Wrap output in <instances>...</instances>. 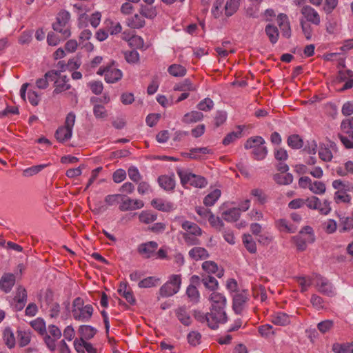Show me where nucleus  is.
I'll list each match as a JSON object with an SVG mask.
<instances>
[{
	"label": "nucleus",
	"mask_w": 353,
	"mask_h": 353,
	"mask_svg": "<svg viewBox=\"0 0 353 353\" xmlns=\"http://www.w3.org/2000/svg\"><path fill=\"white\" fill-rule=\"evenodd\" d=\"M211 302L210 312L206 314L201 311H194V316L200 323H206L209 327L215 330L219 325L225 323L228 317L225 311L226 298L222 294L212 292L210 296Z\"/></svg>",
	"instance_id": "obj_1"
},
{
	"label": "nucleus",
	"mask_w": 353,
	"mask_h": 353,
	"mask_svg": "<svg viewBox=\"0 0 353 353\" xmlns=\"http://www.w3.org/2000/svg\"><path fill=\"white\" fill-rule=\"evenodd\" d=\"M70 19V14L69 12L61 10L57 16L56 22L52 24L54 31L60 33L63 39H68L71 34L69 25Z\"/></svg>",
	"instance_id": "obj_2"
},
{
	"label": "nucleus",
	"mask_w": 353,
	"mask_h": 353,
	"mask_svg": "<svg viewBox=\"0 0 353 353\" xmlns=\"http://www.w3.org/2000/svg\"><path fill=\"white\" fill-rule=\"evenodd\" d=\"M314 239L313 230L310 226H305L297 235L292 238L299 251H304L307 248V244L313 243Z\"/></svg>",
	"instance_id": "obj_3"
},
{
	"label": "nucleus",
	"mask_w": 353,
	"mask_h": 353,
	"mask_svg": "<svg viewBox=\"0 0 353 353\" xmlns=\"http://www.w3.org/2000/svg\"><path fill=\"white\" fill-rule=\"evenodd\" d=\"M181 285V276L179 274H172L169 280L159 289V294L163 297H169L176 294Z\"/></svg>",
	"instance_id": "obj_4"
},
{
	"label": "nucleus",
	"mask_w": 353,
	"mask_h": 353,
	"mask_svg": "<svg viewBox=\"0 0 353 353\" xmlns=\"http://www.w3.org/2000/svg\"><path fill=\"white\" fill-rule=\"evenodd\" d=\"M177 174L181 179V182L183 185L189 184L195 188H202L207 185L206 179L201 176L183 170H178Z\"/></svg>",
	"instance_id": "obj_5"
},
{
	"label": "nucleus",
	"mask_w": 353,
	"mask_h": 353,
	"mask_svg": "<svg viewBox=\"0 0 353 353\" xmlns=\"http://www.w3.org/2000/svg\"><path fill=\"white\" fill-rule=\"evenodd\" d=\"M304 201H305V205L309 209L316 210L322 215H327L331 212L330 202L327 199H325L322 203L318 197L312 196L304 199Z\"/></svg>",
	"instance_id": "obj_6"
},
{
	"label": "nucleus",
	"mask_w": 353,
	"mask_h": 353,
	"mask_svg": "<svg viewBox=\"0 0 353 353\" xmlns=\"http://www.w3.org/2000/svg\"><path fill=\"white\" fill-rule=\"evenodd\" d=\"M144 203L140 199H132L129 196L122 194L119 205V210L122 212L132 211L142 208Z\"/></svg>",
	"instance_id": "obj_7"
},
{
	"label": "nucleus",
	"mask_w": 353,
	"mask_h": 353,
	"mask_svg": "<svg viewBox=\"0 0 353 353\" xmlns=\"http://www.w3.org/2000/svg\"><path fill=\"white\" fill-rule=\"evenodd\" d=\"M93 307L90 305H85L81 307L73 308L72 310V316L77 321L87 322L92 316Z\"/></svg>",
	"instance_id": "obj_8"
},
{
	"label": "nucleus",
	"mask_w": 353,
	"mask_h": 353,
	"mask_svg": "<svg viewBox=\"0 0 353 353\" xmlns=\"http://www.w3.org/2000/svg\"><path fill=\"white\" fill-rule=\"evenodd\" d=\"M301 13L303 15L307 22L312 23L314 25L319 26L321 23V17L319 12L312 6L305 5L301 10Z\"/></svg>",
	"instance_id": "obj_9"
},
{
	"label": "nucleus",
	"mask_w": 353,
	"mask_h": 353,
	"mask_svg": "<svg viewBox=\"0 0 353 353\" xmlns=\"http://www.w3.org/2000/svg\"><path fill=\"white\" fill-rule=\"evenodd\" d=\"M54 90H53V94H58L63 92H65L70 89V84L68 83L69 79L66 75H61L59 71V74L54 80Z\"/></svg>",
	"instance_id": "obj_10"
},
{
	"label": "nucleus",
	"mask_w": 353,
	"mask_h": 353,
	"mask_svg": "<svg viewBox=\"0 0 353 353\" xmlns=\"http://www.w3.org/2000/svg\"><path fill=\"white\" fill-rule=\"evenodd\" d=\"M158 248V243L155 241H148L140 244L137 251L145 259L150 258Z\"/></svg>",
	"instance_id": "obj_11"
},
{
	"label": "nucleus",
	"mask_w": 353,
	"mask_h": 353,
	"mask_svg": "<svg viewBox=\"0 0 353 353\" xmlns=\"http://www.w3.org/2000/svg\"><path fill=\"white\" fill-rule=\"evenodd\" d=\"M316 285L319 292L328 296H332L334 294V291L332 284L329 283L326 279L319 275H316Z\"/></svg>",
	"instance_id": "obj_12"
},
{
	"label": "nucleus",
	"mask_w": 353,
	"mask_h": 353,
	"mask_svg": "<svg viewBox=\"0 0 353 353\" xmlns=\"http://www.w3.org/2000/svg\"><path fill=\"white\" fill-rule=\"evenodd\" d=\"M278 25L281 29L282 36L289 39L291 37L290 23L287 14L281 13L277 17Z\"/></svg>",
	"instance_id": "obj_13"
},
{
	"label": "nucleus",
	"mask_w": 353,
	"mask_h": 353,
	"mask_svg": "<svg viewBox=\"0 0 353 353\" xmlns=\"http://www.w3.org/2000/svg\"><path fill=\"white\" fill-rule=\"evenodd\" d=\"M248 300V297L245 292L237 293L234 296L232 307L235 313L240 314L242 312Z\"/></svg>",
	"instance_id": "obj_14"
},
{
	"label": "nucleus",
	"mask_w": 353,
	"mask_h": 353,
	"mask_svg": "<svg viewBox=\"0 0 353 353\" xmlns=\"http://www.w3.org/2000/svg\"><path fill=\"white\" fill-rule=\"evenodd\" d=\"M59 74V71L52 70L47 72L42 78L36 81V85L39 89H46L48 87V80L54 81Z\"/></svg>",
	"instance_id": "obj_15"
},
{
	"label": "nucleus",
	"mask_w": 353,
	"mask_h": 353,
	"mask_svg": "<svg viewBox=\"0 0 353 353\" xmlns=\"http://www.w3.org/2000/svg\"><path fill=\"white\" fill-rule=\"evenodd\" d=\"M15 283V276L8 273L2 276L0 279V288L6 293L10 292Z\"/></svg>",
	"instance_id": "obj_16"
},
{
	"label": "nucleus",
	"mask_w": 353,
	"mask_h": 353,
	"mask_svg": "<svg viewBox=\"0 0 353 353\" xmlns=\"http://www.w3.org/2000/svg\"><path fill=\"white\" fill-rule=\"evenodd\" d=\"M189 256L194 260H205L209 257V253L204 248L194 247L188 252Z\"/></svg>",
	"instance_id": "obj_17"
},
{
	"label": "nucleus",
	"mask_w": 353,
	"mask_h": 353,
	"mask_svg": "<svg viewBox=\"0 0 353 353\" xmlns=\"http://www.w3.org/2000/svg\"><path fill=\"white\" fill-rule=\"evenodd\" d=\"M158 183L162 188L167 191L172 190L175 187V181L174 176H160L158 178Z\"/></svg>",
	"instance_id": "obj_18"
},
{
	"label": "nucleus",
	"mask_w": 353,
	"mask_h": 353,
	"mask_svg": "<svg viewBox=\"0 0 353 353\" xmlns=\"http://www.w3.org/2000/svg\"><path fill=\"white\" fill-rule=\"evenodd\" d=\"M265 32L272 44L277 43L279 38V31L276 26L269 23L265 28Z\"/></svg>",
	"instance_id": "obj_19"
},
{
	"label": "nucleus",
	"mask_w": 353,
	"mask_h": 353,
	"mask_svg": "<svg viewBox=\"0 0 353 353\" xmlns=\"http://www.w3.org/2000/svg\"><path fill=\"white\" fill-rule=\"evenodd\" d=\"M291 316L284 312H276L272 316V322L274 325L285 326L290 323Z\"/></svg>",
	"instance_id": "obj_20"
},
{
	"label": "nucleus",
	"mask_w": 353,
	"mask_h": 353,
	"mask_svg": "<svg viewBox=\"0 0 353 353\" xmlns=\"http://www.w3.org/2000/svg\"><path fill=\"white\" fill-rule=\"evenodd\" d=\"M118 293L124 297L131 305L134 304L135 299L131 290L128 289V285L125 283H121L117 290Z\"/></svg>",
	"instance_id": "obj_21"
},
{
	"label": "nucleus",
	"mask_w": 353,
	"mask_h": 353,
	"mask_svg": "<svg viewBox=\"0 0 353 353\" xmlns=\"http://www.w3.org/2000/svg\"><path fill=\"white\" fill-rule=\"evenodd\" d=\"M127 26L131 28L139 29L145 26V19L141 14H135L127 19Z\"/></svg>",
	"instance_id": "obj_22"
},
{
	"label": "nucleus",
	"mask_w": 353,
	"mask_h": 353,
	"mask_svg": "<svg viewBox=\"0 0 353 353\" xmlns=\"http://www.w3.org/2000/svg\"><path fill=\"white\" fill-rule=\"evenodd\" d=\"M78 331L81 336L80 338L84 341L91 339L97 333V330L94 327L87 325H81Z\"/></svg>",
	"instance_id": "obj_23"
},
{
	"label": "nucleus",
	"mask_w": 353,
	"mask_h": 353,
	"mask_svg": "<svg viewBox=\"0 0 353 353\" xmlns=\"http://www.w3.org/2000/svg\"><path fill=\"white\" fill-rule=\"evenodd\" d=\"M122 77V72L120 70L113 68L111 65L109 70L107 71L105 81L108 83H114Z\"/></svg>",
	"instance_id": "obj_24"
},
{
	"label": "nucleus",
	"mask_w": 353,
	"mask_h": 353,
	"mask_svg": "<svg viewBox=\"0 0 353 353\" xmlns=\"http://www.w3.org/2000/svg\"><path fill=\"white\" fill-rule=\"evenodd\" d=\"M203 114L201 112L199 111H191L190 112L186 113L182 121L184 123L190 124L192 123H196L200 121L203 119Z\"/></svg>",
	"instance_id": "obj_25"
},
{
	"label": "nucleus",
	"mask_w": 353,
	"mask_h": 353,
	"mask_svg": "<svg viewBox=\"0 0 353 353\" xmlns=\"http://www.w3.org/2000/svg\"><path fill=\"white\" fill-rule=\"evenodd\" d=\"M152 205L163 212H170L173 209V204L170 202H165L161 199H154L151 201Z\"/></svg>",
	"instance_id": "obj_26"
},
{
	"label": "nucleus",
	"mask_w": 353,
	"mask_h": 353,
	"mask_svg": "<svg viewBox=\"0 0 353 353\" xmlns=\"http://www.w3.org/2000/svg\"><path fill=\"white\" fill-rule=\"evenodd\" d=\"M72 131L65 126L59 127L56 132L55 137L59 142H64L70 139L72 137Z\"/></svg>",
	"instance_id": "obj_27"
},
{
	"label": "nucleus",
	"mask_w": 353,
	"mask_h": 353,
	"mask_svg": "<svg viewBox=\"0 0 353 353\" xmlns=\"http://www.w3.org/2000/svg\"><path fill=\"white\" fill-rule=\"evenodd\" d=\"M332 350L335 353H353V342L334 343L332 345Z\"/></svg>",
	"instance_id": "obj_28"
},
{
	"label": "nucleus",
	"mask_w": 353,
	"mask_h": 353,
	"mask_svg": "<svg viewBox=\"0 0 353 353\" xmlns=\"http://www.w3.org/2000/svg\"><path fill=\"white\" fill-rule=\"evenodd\" d=\"M240 4V0H228L224 3L225 14L227 17L233 15L238 10Z\"/></svg>",
	"instance_id": "obj_29"
},
{
	"label": "nucleus",
	"mask_w": 353,
	"mask_h": 353,
	"mask_svg": "<svg viewBox=\"0 0 353 353\" xmlns=\"http://www.w3.org/2000/svg\"><path fill=\"white\" fill-rule=\"evenodd\" d=\"M182 228L186 231L185 234L201 235V229L194 223L186 221L182 223Z\"/></svg>",
	"instance_id": "obj_30"
},
{
	"label": "nucleus",
	"mask_w": 353,
	"mask_h": 353,
	"mask_svg": "<svg viewBox=\"0 0 353 353\" xmlns=\"http://www.w3.org/2000/svg\"><path fill=\"white\" fill-rule=\"evenodd\" d=\"M3 338L5 344L9 349H12L15 346L16 340L13 332L10 327H6L3 330Z\"/></svg>",
	"instance_id": "obj_31"
},
{
	"label": "nucleus",
	"mask_w": 353,
	"mask_h": 353,
	"mask_svg": "<svg viewBox=\"0 0 353 353\" xmlns=\"http://www.w3.org/2000/svg\"><path fill=\"white\" fill-rule=\"evenodd\" d=\"M274 180L279 185H289L293 181V176L290 173H277L274 175Z\"/></svg>",
	"instance_id": "obj_32"
},
{
	"label": "nucleus",
	"mask_w": 353,
	"mask_h": 353,
	"mask_svg": "<svg viewBox=\"0 0 353 353\" xmlns=\"http://www.w3.org/2000/svg\"><path fill=\"white\" fill-rule=\"evenodd\" d=\"M169 74L173 77H182L186 74V68L180 64H172L168 68Z\"/></svg>",
	"instance_id": "obj_33"
},
{
	"label": "nucleus",
	"mask_w": 353,
	"mask_h": 353,
	"mask_svg": "<svg viewBox=\"0 0 353 353\" xmlns=\"http://www.w3.org/2000/svg\"><path fill=\"white\" fill-rule=\"evenodd\" d=\"M202 268L208 273H216L218 272L216 274L218 277H221L223 275V270H221L219 271L217 264L212 261H206L203 262L202 264Z\"/></svg>",
	"instance_id": "obj_34"
},
{
	"label": "nucleus",
	"mask_w": 353,
	"mask_h": 353,
	"mask_svg": "<svg viewBox=\"0 0 353 353\" xmlns=\"http://www.w3.org/2000/svg\"><path fill=\"white\" fill-rule=\"evenodd\" d=\"M221 194V192L220 190H214L205 196L203 199V203L206 206L213 205L216 203V201L219 199Z\"/></svg>",
	"instance_id": "obj_35"
},
{
	"label": "nucleus",
	"mask_w": 353,
	"mask_h": 353,
	"mask_svg": "<svg viewBox=\"0 0 353 353\" xmlns=\"http://www.w3.org/2000/svg\"><path fill=\"white\" fill-rule=\"evenodd\" d=\"M139 14H141L143 18L153 19L157 16V10L153 6L141 4L139 8Z\"/></svg>",
	"instance_id": "obj_36"
},
{
	"label": "nucleus",
	"mask_w": 353,
	"mask_h": 353,
	"mask_svg": "<svg viewBox=\"0 0 353 353\" xmlns=\"http://www.w3.org/2000/svg\"><path fill=\"white\" fill-rule=\"evenodd\" d=\"M174 90L177 91H194L196 88L189 79H185L182 82L176 84Z\"/></svg>",
	"instance_id": "obj_37"
},
{
	"label": "nucleus",
	"mask_w": 353,
	"mask_h": 353,
	"mask_svg": "<svg viewBox=\"0 0 353 353\" xmlns=\"http://www.w3.org/2000/svg\"><path fill=\"white\" fill-rule=\"evenodd\" d=\"M287 143L292 149H300L303 146V141L298 134H292L289 136Z\"/></svg>",
	"instance_id": "obj_38"
},
{
	"label": "nucleus",
	"mask_w": 353,
	"mask_h": 353,
	"mask_svg": "<svg viewBox=\"0 0 353 353\" xmlns=\"http://www.w3.org/2000/svg\"><path fill=\"white\" fill-rule=\"evenodd\" d=\"M240 217V212L237 208H232L223 213V219L228 222L236 221Z\"/></svg>",
	"instance_id": "obj_39"
},
{
	"label": "nucleus",
	"mask_w": 353,
	"mask_h": 353,
	"mask_svg": "<svg viewBox=\"0 0 353 353\" xmlns=\"http://www.w3.org/2000/svg\"><path fill=\"white\" fill-rule=\"evenodd\" d=\"M176 316L181 323L185 326L191 324V319L190 315L184 307H179L176 312Z\"/></svg>",
	"instance_id": "obj_40"
},
{
	"label": "nucleus",
	"mask_w": 353,
	"mask_h": 353,
	"mask_svg": "<svg viewBox=\"0 0 353 353\" xmlns=\"http://www.w3.org/2000/svg\"><path fill=\"white\" fill-rule=\"evenodd\" d=\"M201 281L204 286L210 290H214L218 288V281L212 276L203 275Z\"/></svg>",
	"instance_id": "obj_41"
},
{
	"label": "nucleus",
	"mask_w": 353,
	"mask_h": 353,
	"mask_svg": "<svg viewBox=\"0 0 353 353\" xmlns=\"http://www.w3.org/2000/svg\"><path fill=\"white\" fill-rule=\"evenodd\" d=\"M264 143L265 140L263 138L260 136H256L249 138L246 141L244 146L245 149H254V148L263 145Z\"/></svg>",
	"instance_id": "obj_42"
},
{
	"label": "nucleus",
	"mask_w": 353,
	"mask_h": 353,
	"mask_svg": "<svg viewBox=\"0 0 353 353\" xmlns=\"http://www.w3.org/2000/svg\"><path fill=\"white\" fill-rule=\"evenodd\" d=\"M238 129L239 130L237 132H232L226 135V137L223 140V145H228L241 137L243 127L239 125Z\"/></svg>",
	"instance_id": "obj_43"
},
{
	"label": "nucleus",
	"mask_w": 353,
	"mask_h": 353,
	"mask_svg": "<svg viewBox=\"0 0 353 353\" xmlns=\"http://www.w3.org/2000/svg\"><path fill=\"white\" fill-rule=\"evenodd\" d=\"M243 242L249 252L253 254L256 252V243L250 234H244L243 236Z\"/></svg>",
	"instance_id": "obj_44"
},
{
	"label": "nucleus",
	"mask_w": 353,
	"mask_h": 353,
	"mask_svg": "<svg viewBox=\"0 0 353 353\" xmlns=\"http://www.w3.org/2000/svg\"><path fill=\"white\" fill-rule=\"evenodd\" d=\"M18 343L20 347H25L28 345L31 341V335L30 332L18 330Z\"/></svg>",
	"instance_id": "obj_45"
},
{
	"label": "nucleus",
	"mask_w": 353,
	"mask_h": 353,
	"mask_svg": "<svg viewBox=\"0 0 353 353\" xmlns=\"http://www.w3.org/2000/svg\"><path fill=\"white\" fill-rule=\"evenodd\" d=\"M350 190H341L340 191H336L334 194V201L336 203H348L351 201L350 195L347 194V191H350Z\"/></svg>",
	"instance_id": "obj_46"
},
{
	"label": "nucleus",
	"mask_w": 353,
	"mask_h": 353,
	"mask_svg": "<svg viewBox=\"0 0 353 353\" xmlns=\"http://www.w3.org/2000/svg\"><path fill=\"white\" fill-rule=\"evenodd\" d=\"M319 158L325 162H330L333 158L332 151L330 148L325 145H321L319 150Z\"/></svg>",
	"instance_id": "obj_47"
},
{
	"label": "nucleus",
	"mask_w": 353,
	"mask_h": 353,
	"mask_svg": "<svg viewBox=\"0 0 353 353\" xmlns=\"http://www.w3.org/2000/svg\"><path fill=\"white\" fill-rule=\"evenodd\" d=\"M186 294L190 299V301L193 303H198L199 301V292L196 287L194 285H190L186 290Z\"/></svg>",
	"instance_id": "obj_48"
},
{
	"label": "nucleus",
	"mask_w": 353,
	"mask_h": 353,
	"mask_svg": "<svg viewBox=\"0 0 353 353\" xmlns=\"http://www.w3.org/2000/svg\"><path fill=\"white\" fill-rule=\"evenodd\" d=\"M250 194L255 197L260 204L263 205L267 202L268 196L262 189H252L250 192Z\"/></svg>",
	"instance_id": "obj_49"
},
{
	"label": "nucleus",
	"mask_w": 353,
	"mask_h": 353,
	"mask_svg": "<svg viewBox=\"0 0 353 353\" xmlns=\"http://www.w3.org/2000/svg\"><path fill=\"white\" fill-rule=\"evenodd\" d=\"M30 324L32 328L37 331L40 334L44 335L47 333L46 323L43 319L38 318L32 321Z\"/></svg>",
	"instance_id": "obj_50"
},
{
	"label": "nucleus",
	"mask_w": 353,
	"mask_h": 353,
	"mask_svg": "<svg viewBox=\"0 0 353 353\" xmlns=\"http://www.w3.org/2000/svg\"><path fill=\"white\" fill-rule=\"evenodd\" d=\"M326 190L325 185L323 182L315 181H312L310 190L316 194H323Z\"/></svg>",
	"instance_id": "obj_51"
},
{
	"label": "nucleus",
	"mask_w": 353,
	"mask_h": 353,
	"mask_svg": "<svg viewBox=\"0 0 353 353\" xmlns=\"http://www.w3.org/2000/svg\"><path fill=\"white\" fill-rule=\"evenodd\" d=\"M224 3L225 0H215L214 2L211 12L214 18L217 19L221 15L224 9Z\"/></svg>",
	"instance_id": "obj_52"
},
{
	"label": "nucleus",
	"mask_w": 353,
	"mask_h": 353,
	"mask_svg": "<svg viewBox=\"0 0 353 353\" xmlns=\"http://www.w3.org/2000/svg\"><path fill=\"white\" fill-rule=\"evenodd\" d=\"M341 228L339 229L340 232H349L353 229V218L342 217L340 219Z\"/></svg>",
	"instance_id": "obj_53"
},
{
	"label": "nucleus",
	"mask_w": 353,
	"mask_h": 353,
	"mask_svg": "<svg viewBox=\"0 0 353 353\" xmlns=\"http://www.w3.org/2000/svg\"><path fill=\"white\" fill-rule=\"evenodd\" d=\"M187 339L190 345L195 347L200 344L201 341V334L199 332L192 331L188 334Z\"/></svg>",
	"instance_id": "obj_54"
},
{
	"label": "nucleus",
	"mask_w": 353,
	"mask_h": 353,
	"mask_svg": "<svg viewBox=\"0 0 353 353\" xmlns=\"http://www.w3.org/2000/svg\"><path fill=\"white\" fill-rule=\"evenodd\" d=\"M300 25L305 39L307 40H310L312 39L313 32V28L312 26L303 19H301Z\"/></svg>",
	"instance_id": "obj_55"
},
{
	"label": "nucleus",
	"mask_w": 353,
	"mask_h": 353,
	"mask_svg": "<svg viewBox=\"0 0 353 353\" xmlns=\"http://www.w3.org/2000/svg\"><path fill=\"white\" fill-rule=\"evenodd\" d=\"M139 218L141 222L148 224L156 221L157 216L149 211H143L139 214Z\"/></svg>",
	"instance_id": "obj_56"
},
{
	"label": "nucleus",
	"mask_w": 353,
	"mask_h": 353,
	"mask_svg": "<svg viewBox=\"0 0 353 353\" xmlns=\"http://www.w3.org/2000/svg\"><path fill=\"white\" fill-rule=\"evenodd\" d=\"M252 154L255 159L258 161L262 160L266 157L268 154V149L266 147L263 146V145H261L253 149Z\"/></svg>",
	"instance_id": "obj_57"
},
{
	"label": "nucleus",
	"mask_w": 353,
	"mask_h": 353,
	"mask_svg": "<svg viewBox=\"0 0 353 353\" xmlns=\"http://www.w3.org/2000/svg\"><path fill=\"white\" fill-rule=\"evenodd\" d=\"M159 279L154 276H149L139 281L138 285L139 288H151L157 285Z\"/></svg>",
	"instance_id": "obj_58"
},
{
	"label": "nucleus",
	"mask_w": 353,
	"mask_h": 353,
	"mask_svg": "<svg viewBox=\"0 0 353 353\" xmlns=\"http://www.w3.org/2000/svg\"><path fill=\"white\" fill-rule=\"evenodd\" d=\"M190 153L189 156L192 159H198L200 157V154H205L211 153V150L207 147L192 148L190 150Z\"/></svg>",
	"instance_id": "obj_59"
},
{
	"label": "nucleus",
	"mask_w": 353,
	"mask_h": 353,
	"mask_svg": "<svg viewBox=\"0 0 353 353\" xmlns=\"http://www.w3.org/2000/svg\"><path fill=\"white\" fill-rule=\"evenodd\" d=\"M214 107V102L210 98H205L201 101L196 105V108L201 111H210Z\"/></svg>",
	"instance_id": "obj_60"
},
{
	"label": "nucleus",
	"mask_w": 353,
	"mask_h": 353,
	"mask_svg": "<svg viewBox=\"0 0 353 353\" xmlns=\"http://www.w3.org/2000/svg\"><path fill=\"white\" fill-rule=\"evenodd\" d=\"M46 166H47L46 164H41V165L32 166L29 168L24 170L23 172V175L24 176H33V175L39 173V172H41Z\"/></svg>",
	"instance_id": "obj_61"
},
{
	"label": "nucleus",
	"mask_w": 353,
	"mask_h": 353,
	"mask_svg": "<svg viewBox=\"0 0 353 353\" xmlns=\"http://www.w3.org/2000/svg\"><path fill=\"white\" fill-rule=\"evenodd\" d=\"M128 174L129 178L134 183H139L142 179L139 170L134 166H131L128 168Z\"/></svg>",
	"instance_id": "obj_62"
},
{
	"label": "nucleus",
	"mask_w": 353,
	"mask_h": 353,
	"mask_svg": "<svg viewBox=\"0 0 353 353\" xmlns=\"http://www.w3.org/2000/svg\"><path fill=\"white\" fill-rule=\"evenodd\" d=\"M28 295L27 291L23 286H18L16 290V294L13 298V301H20L27 302Z\"/></svg>",
	"instance_id": "obj_63"
},
{
	"label": "nucleus",
	"mask_w": 353,
	"mask_h": 353,
	"mask_svg": "<svg viewBox=\"0 0 353 353\" xmlns=\"http://www.w3.org/2000/svg\"><path fill=\"white\" fill-rule=\"evenodd\" d=\"M93 113L97 119H105L108 116L105 107L99 104L94 105Z\"/></svg>",
	"instance_id": "obj_64"
}]
</instances>
